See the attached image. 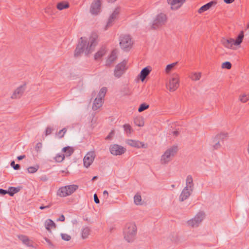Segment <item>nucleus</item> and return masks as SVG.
<instances>
[{"label": "nucleus", "instance_id": "obj_1", "mask_svg": "<svg viewBox=\"0 0 249 249\" xmlns=\"http://www.w3.org/2000/svg\"><path fill=\"white\" fill-rule=\"evenodd\" d=\"M93 44V38L90 37L89 40H88L86 37H81L74 51V56L78 57L84 53L86 55L91 53L92 52Z\"/></svg>", "mask_w": 249, "mask_h": 249}, {"label": "nucleus", "instance_id": "obj_2", "mask_svg": "<svg viewBox=\"0 0 249 249\" xmlns=\"http://www.w3.org/2000/svg\"><path fill=\"white\" fill-rule=\"evenodd\" d=\"M137 227L134 223L130 222L126 224L124 229V238L128 243L133 242L137 234Z\"/></svg>", "mask_w": 249, "mask_h": 249}, {"label": "nucleus", "instance_id": "obj_3", "mask_svg": "<svg viewBox=\"0 0 249 249\" xmlns=\"http://www.w3.org/2000/svg\"><path fill=\"white\" fill-rule=\"evenodd\" d=\"M178 151V146L174 145L170 148H168L164 152L161 157V163L162 164H166L170 160L171 158L174 157Z\"/></svg>", "mask_w": 249, "mask_h": 249}, {"label": "nucleus", "instance_id": "obj_4", "mask_svg": "<svg viewBox=\"0 0 249 249\" xmlns=\"http://www.w3.org/2000/svg\"><path fill=\"white\" fill-rule=\"evenodd\" d=\"M107 91L106 87H103L100 90L97 97L94 99V111L102 107Z\"/></svg>", "mask_w": 249, "mask_h": 249}, {"label": "nucleus", "instance_id": "obj_5", "mask_svg": "<svg viewBox=\"0 0 249 249\" xmlns=\"http://www.w3.org/2000/svg\"><path fill=\"white\" fill-rule=\"evenodd\" d=\"M167 21L166 15L163 13L158 14L153 20L151 28L157 29L165 24Z\"/></svg>", "mask_w": 249, "mask_h": 249}, {"label": "nucleus", "instance_id": "obj_6", "mask_svg": "<svg viewBox=\"0 0 249 249\" xmlns=\"http://www.w3.org/2000/svg\"><path fill=\"white\" fill-rule=\"evenodd\" d=\"M120 45L123 50H127L131 48L132 42L129 35H122L119 38Z\"/></svg>", "mask_w": 249, "mask_h": 249}, {"label": "nucleus", "instance_id": "obj_7", "mask_svg": "<svg viewBox=\"0 0 249 249\" xmlns=\"http://www.w3.org/2000/svg\"><path fill=\"white\" fill-rule=\"evenodd\" d=\"M126 65V61L124 60L116 66L114 71V75L115 77L119 78L123 75L127 69Z\"/></svg>", "mask_w": 249, "mask_h": 249}, {"label": "nucleus", "instance_id": "obj_8", "mask_svg": "<svg viewBox=\"0 0 249 249\" xmlns=\"http://www.w3.org/2000/svg\"><path fill=\"white\" fill-rule=\"evenodd\" d=\"M205 213L203 212L198 213L195 217L187 222L188 225L192 227H197L204 218Z\"/></svg>", "mask_w": 249, "mask_h": 249}, {"label": "nucleus", "instance_id": "obj_9", "mask_svg": "<svg viewBox=\"0 0 249 249\" xmlns=\"http://www.w3.org/2000/svg\"><path fill=\"white\" fill-rule=\"evenodd\" d=\"M126 150L125 148L117 144H112L109 146L110 153L114 156L122 155Z\"/></svg>", "mask_w": 249, "mask_h": 249}, {"label": "nucleus", "instance_id": "obj_10", "mask_svg": "<svg viewBox=\"0 0 249 249\" xmlns=\"http://www.w3.org/2000/svg\"><path fill=\"white\" fill-rule=\"evenodd\" d=\"M178 86L179 80L178 75L172 77L169 80V84L167 85V88L170 91H175Z\"/></svg>", "mask_w": 249, "mask_h": 249}, {"label": "nucleus", "instance_id": "obj_11", "mask_svg": "<svg viewBox=\"0 0 249 249\" xmlns=\"http://www.w3.org/2000/svg\"><path fill=\"white\" fill-rule=\"evenodd\" d=\"M168 3L171 5L172 10L179 9L185 2L186 0H167Z\"/></svg>", "mask_w": 249, "mask_h": 249}, {"label": "nucleus", "instance_id": "obj_12", "mask_svg": "<svg viewBox=\"0 0 249 249\" xmlns=\"http://www.w3.org/2000/svg\"><path fill=\"white\" fill-rule=\"evenodd\" d=\"M126 143L130 146L138 148L147 147L143 142L137 140L129 139L126 141Z\"/></svg>", "mask_w": 249, "mask_h": 249}, {"label": "nucleus", "instance_id": "obj_13", "mask_svg": "<svg viewBox=\"0 0 249 249\" xmlns=\"http://www.w3.org/2000/svg\"><path fill=\"white\" fill-rule=\"evenodd\" d=\"M93 161V151H90L85 156L83 162L84 165L88 168Z\"/></svg>", "mask_w": 249, "mask_h": 249}, {"label": "nucleus", "instance_id": "obj_14", "mask_svg": "<svg viewBox=\"0 0 249 249\" xmlns=\"http://www.w3.org/2000/svg\"><path fill=\"white\" fill-rule=\"evenodd\" d=\"M192 192L188 188V187H185L179 196V201L182 202L187 199L190 196Z\"/></svg>", "mask_w": 249, "mask_h": 249}, {"label": "nucleus", "instance_id": "obj_15", "mask_svg": "<svg viewBox=\"0 0 249 249\" xmlns=\"http://www.w3.org/2000/svg\"><path fill=\"white\" fill-rule=\"evenodd\" d=\"M117 51L116 50H113L111 53L108 59L106 61V66L107 67H110L112 64L115 62V61L117 59Z\"/></svg>", "mask_w": 249, "mask_h": 249}, {"label": "nucleus", "instance_id": "obj_16", "mask_svg": "<svg viewBox=\"0 0 249 249\" xmlns=\"http://www.w3.org/2000/svg\"><path fill=\"white\" fill-rule=\"evenodd\" d=\"M151 71V69L150 67H146L143 68L138 75L140 80L142 82L144 81L146 77L149 74Z\"/></svg>", "mask_w": 249, "mask_h": 249}, {"label": "nucleus", "instance_id": "obj_17", "mask_svg": "<svg viewBox=\"0 0 249 249\" xmlns=\"http://www.w3.org/2000/svg\"><path fill=\"white\" fill-rule=\"evenodd\" d=\"M25 90L24 86H21L18 88L11 96L12 99H18L20 98Z\"/></svg>", "mask_w": 249, "mask_h": 249}, {"label": "nucleus", "instance_id": "obj_18", "mask_svg": "<svg viewBox=\"0 0 249 249\" xmlns=\"http://www.w3.org/2000/svg\"><path fill=\"white\" fill-rule=\"evenodd\" d=\"M221 42L225 47L231 49L233 45H234V39L229 38L227 39L226 38H222L221 39Z\"/></svg>", "mask_w": 249, "mask_h": 249}, {"label": "nucleus", "instance_id": "obj_19", "mask_svg": "<svg viewBox=\"0 0 249 249\" xmlns=\"http://www.w3.org/2000/svg\"><path fill=\"white\" fill-rule=\"evenodd\" d=\"M216 2L213 1H211L206 4L201 6L198 10V12L199 13H202L208 9H209L212 6L215 4Z\"/></svg>", "mask_w": 249, "mask_h": 249}, {"label": "nucleus", "instance_id": "obj_20", "mask_svg": "<svg viewBox=\"0 0 249 249\" xmlns=\"http://www.w3.org/2000/svg\"><path fill=\"white\" fill-rule=\"evenodd\" d=\"M188 187V188L189 189V190L193 192L194 190V183H193V178L192 176L188 175L186 177V186Z\"/></svg>", "mask_w": 249, "mask_h": 249}, {"label": "nucleus", "instance_id": "obj_21", "mask_svg": "<svg viewBox=\"0 0 249 249\" xmlns=\"http://www.w3.org/2000/svg\"><path fill=\"white\" fill-rule=\"evenodd\" d=\"M102 0H94V16L98 15L101 11Z\"/></svg>", "mask_w": 249, "mask_h": 249}, {"label": "nucleus", "instance_id": "obj_22", "mask_svg": "<svg viewBox=\"0 0 249 249\" xmlns=\"http://www.w3.org/2000/svg\"><path fill=\"white\" fill-rule=\"evenodd\" d=\"M45 226L46 230L50 232H51V228H56V225L55 223L50 219H48L46 220L45 223Z\"/></svg>", "mask_w": 249, "mask_h": 249}, {"label": "nucleus", "instance_id": "obj_23", "mask_svg": "<svg viewBox=\"0 0 249 249\" xmlns=\"http://www.w3.org/2000/svg\"><path fill=\"white\" fill-rule=\"evenodd\" d=\"M106 47L103 46L100 49L94 54V59H97L101 58L106 53Z\"/></svg>", "mask_w": 249, "mask_h": 249}, {"label": "nucleus", "instance_id": "obj_24", "mask_svg": "<svg viewBox=\"0 0 249 249\" xmlns=\"http://www.w3.org/2000/svg\"><path fill=\"white\" fill-rule=\"evenodd\" d=\"M74 150L73 147L69 146L64 147L62 150V152L65 153L64 155L66 157L71 156L74 152Z\"/></svg>", "mask_w": 249, "mask_h": 249}, {"label": "nucleus", "instance_id": "obj_25", "mask_svg": "<svg viewBox=\"0 0 249 249\" xmlns=\"http://www.w3.org/2000/svg\"><path fill=\"white\" fill-rule=\"evenodd\" d=\"M244 36V32L241 31L237 36L236 38L234 39V45L238 46L242 42Z\"/></svg>", "mask_w": 249, "mask_h": 249}, {"label": "nucleus", "instance_id": "obj_26", "mask_svg": "<svg viewBox=\"0 0 249 249\" xmlns=\"http://www.w3.org/2000/svg\"><path fill=\"white\" fill-rule=\"evenodd\" d=\"M67 190L65 186L61 187L59 188L57 192V195L60 197H65L69 196V194L67 192Z\"/></svg>", "mask_w": 249, "mask_h": 249}, {"label": "nucleus", "instance_id": "obj_27", "mask_svg": "<svg viewBox=\"0 0 249 249\" xmlns=\"http://www.w3.org/2000/svg\"><path fill=\"white\" fill-rule=\"evenodd\" d=\"M20 190V187H9L8 188V194L10 196H13L14 194L18 192Z\"/></svg>", "mask_w": 249, "mask_h": 249}, {"label": "nucleus", "instance_id": "obj_28", "mask_svg": "<svg viewBox=\"0 0 249 249\" xmlns=\"http://www.w3.org/2000/svg\"><path fill=\"white\" fill-rule=\"evenodd\" d=\"M65 187H66V189L68 190L67 192L69 194V196L72 194L78 188V186L76 185H67L65 186Z\"/></svg>", "mask_w": 249, "mask_h": 249}, {"label": "nucleus", "instance_id": "obj_29", "mask_svg": "<svg viewBox=\"0 0 249 249\" xmlns=\"http://www.w3.org/2000/svg\"><path fill=\"white\" fill-rule=\"evenodd\" d=\"M124 132L127 136H129L132 131V128L129 124H124L123 126Z\"/></svg>", "mask_w": 249, "mask_h": 249}, {"label": "nucleus", "instance_id": "obj_30", "mask_svg": "<svg viewBox=\"0 0 249 249\" xmlns=\"http://www.w3.org/2000/svg\"><path fill=\"white\" fill-rule=\"evenodd\" d=\"M134 124L137 126H142L144 125L143 119L142 117L139 116L136 117L134 119Z\"/></svg>", "mask_w": 249, "mask_h": 249}, {"label": "nucleus", "instance_id": "obj_31", "mask_svg": "<svg viewBox=\"0 0 249 249\" xmlns=\"http://www.w3.org/2000/svg\"><path fill=\"white\" fill-rule=\"evenodd\" d=\"M69 7V4L66 2H60L57 3L56 7L59 10H62L68 8Z\"/></svg>", "mask_w": 249, "mask_h": 249}, {"label": "nucleus", "instance_id": "obj_32", "mask_svg": "<svg viewBox=\"0 0 249 249\" xmlns=\"http://www.w3.org/2000/svg\"><path fill=\"white\" fill-rule=\"evenodd\" d=\"M18 237L19 239V240L22 242L23 243H24V244L28 246H30L29 240L27 236L24 235H19L18 236Z\"/></svg>", "mask_w": 249, "mask_h": 249}, {"label": "nucleus", "instance_id": "obj_33", "mask_svg": "<svg viewBox=\"0 0 249 249\" xmlns=\"http://www.w3.org/2000/svg\"><path fill=\"white\" fill-rule=\"evenodd\" d=\"M89 232V229L88 227H86L83 229L82 231V237L83 239L86 238Z\"/></svg>", "mask_w": 249, "mask_h": 249}, {"label": "nucleus", "instance_id": "obj_34", "mask_svg": "<svg viewBox=\"0 0 249 249\" xmlns=\"http://www.w3.org/2000/svg\"><path fill=\"white\" fill-rule=\"evenodd\" d=\"M116 18H114L113 17H112V16H110L108 19V21L107 23V25L106 26V28H105V30H107V29L111 26L113 24V23L114 22V21H115V20L116 19Z\"/></svg>", "mask_w": 249, "mask_h": 249}, {"label": "nucleus", "instance_id": "obj_35", "mask_svg": "<svg viewBox=\"0 0 249 249\" xmlns=\"http://www.w3.org/2000/svg\"><path fill=\"white\" fill-rule=\"evenodd\" d=\"M116 18H114L113 17H112V16H110L108 19V21L107 23V25L106 26V28H105V30H107V29L111 26L113 24V23L114 22V21H115V20L116 19Z\"/></svg>", "mask_w": 249, "mask_h": 249}, {"label": "nucleus", "instance_id": "obj_36", "mask_svg": "<svg viewBox=\"0 0 249 249\" xmlns=\"http://www.w3.org/2000/svg\"><path fill=\"white\" fill-rule=\"evenodd\" d=\"M201 77V73L200 72H195L192 73L190 75V78L192 80L196 81L199 80L200 78Z\"/></svg>", "mask_w": 249, "mask_h": 249}, {"label": "nucleus", "instance_id": "obj_37", "mask_svg": "<svg viewBox=\"0 0 249 249\" xmlns=\"http://www.w3.org/2000/svg\"><path fill=\"white\" fill-rule=\"evenodd\" d=\"M142 201V197L141 195L136 194L134 196V202L135 204L136 205H140L141 204V202Z\"/></svg>", "mask_w": 249, "mask_h": 249}, {"label": "nucleus", "instance_id": "obj_38", "mask_svg": "<svg viewBox=\"0 0 249 249\" xmlns=\"http://www.w3.org/2000/svg\"><path fill=\"white\" fill-rule=\"evenodd\" d=\"M39 167L38 165L35 166H30L27 168V171L29 173L33 174L36 173Z\"/></svg>", "mask_w": 249, "mask_h": 249}, {"label": "nucleus", "instance_id": "obj_39", "mask_svg": "<svg viewBox=\"0 0 249 249\" xmlns=\"http://www.w3.org/2000/svg\"><path fill=\"white\" fill-rule=\"evenodd\" d=\"M149 106L145 103H142L140 105L139 108H138V111L139 112H141L146 109L148 108Z\"/></svg>", "mask_w": 249, "mask_h": 249}, {"label": "nucleus", "instance_id": "obj_40", "mask_svg": "<svg viewBox=\"0 0 249 249\" xmlns=\"http://www.w3.org/2000/svg\"><path fill=\"white\" fill-rule=\"evenodd\" d=\"M213 142H214V144L213 145V147L215 149H217L221 147V145L220 144V141L218 140V139L215 137V138L213 140Z\"/></svg>", "mask_w": 249, "mask_h": 249}, {"label": "nucleus", "instance_id": "obj_41", "mask_svg": "<svg viewBox=\"0 0 249 249\" xmlns=\"http://www.w3.org/2000/svg\"><path fill=\"white\" fill-rule=\"evenodd\" d=\"M64 158L65 155L64 154H58L56 156L55 160L56 161L58 162H60L64 160Z\"/></svg>", "mask_w": 249, "mask_h": 249}, {"label": "nucleus", "instance_id": "obj_42", "mask_svg": "<svg viewBox=\"0 0 249 249\" xmlns=\"http://www.w3.org/2000/svg\"><path fill=\"white\" fill-rule=\"evenodd\" d=\"M228 134L227 133H221L217 135L215 137L218 139V140H221L223 141L224 140L228 137Z\"/></svg>", "mask_w": 249, "mask_h": 249}, {"label": "nucleus", "instance_id": "obj_43", "mask_svg": "<svg viewBox=\"0 0 249 249\" xmlns=\"http://www.w3.org/2000/svg\"><path fill=\"white\" fill-rule=\"evenodd\" d=\"M54 130V129L50 126H48L45 130V136H47L49 135H50L53 131Z\"/></svg>", "mask_w": 249, "mask_h": 249}, {"label": "nucleus", "instance_id": "obj_44", "mask_svg": "<svg viewBox=\"0 0 249 249\" xmlns=\"http://www.w3.org/2000/svg\"><path fill=\"white\" fill-rule=\"evenodd\" d=\"M231 64L230 62L226 61L222 63L221 67L223 69L229 70L231 68Z\"/></svg>", "mask_w": 249, "mask_h": 249}, {"label": "nucleus", "instance_id": "obj_45", "mask_svg": "<svg viewBox=\"0 0 249 249\" xmlns=\"http://www.w3.org/2000/svg\"><path fill=\"white\" fill-rule=\"evenodd\" d=\"M177 63L178 62H175L167 65L165 69L166 72L167 73L169 72L172 70V69L176 65Z\"/></svg>", "mask_w": 249, "mask_h": 249}, {"label": "nucleus", "instance_id": "obj_46", "mask_svg": "<svg viewBox=\"0 0 249 249\" xmlns=\"http://www.w3.org/2000/svg\"><path fill=\"white\" fill-rule=\"evenodd\" d=\"M249 100V95L243 94L240 96V100L243 103H246Z\"/></svg>", "mask_w": 249, "mask_h": 249}, {"label": "nucleus", "instance_id": "obj_47", "mask_svg": "<svg viewBox=\"0 0 249 249\" xmlns=\"http://www.w3.org/2000/svg\"><path fill=\"white\" fill-rule=\"evenodd\" d=\"M119 13H120V8L117 7V8H115V9L114 10V11L113 12V13H112V14L110 16H112V17H113L114 18H117V17H118Z\"/></svg>", "mask_w": 249, "mask_h": 249}, {"label": "nucleus", "instance_id": "obj_48", "mask_svg": "<svg viewBox=\"0 0 249 249\" xmlns=\"http://www.w3.org/2000/svg\"><path fill=\"white\" fill-rule=\"evenodd\" d=\"M61 236L62 239L65 241H70L71 239V236L66 233H61Z\"/></svg>", "mask_w": 249, "mask_h": 249}, {"label": "nucleus", "instance_id": "obj_49", "mask_svg": "<svg viewBox=\"0 0 249 249\" xmlns=\"http://www.w3.org/2000/svg\"><path fill=\"white\" fill-rule=\"evenodd\" d=\"M67 132V129L65 128H63L62 130H60L58 133V136L59 138H62L64 134Z\"/></svg>", "mask_w": 249, "mask_h": 249}, {"label": "nucleus", "instance_id": "obj_50", "mask_svg": "<svg viewBox=\"0 0 249 249\" xmlns=\"http://www.w3.org/2000/svg\"><path fill=\"white\" fill-rule=\"evenodd\" d=\"M10 165L12 167L14 170H18L20 169V165L18 164H15L14 161H12L10 163Z\"/></svg>", "mask_w": 249, "mask_h": 249}, {"label": "nucleus", "instance_id": "obj_51", "mask_svg": "<svg viewBox=\"0 0 249 249\" xmlns=\"http://www.w3.org/2000/svg\"><path fill=\"white\" fill-rule=\"evenodd\" d=\"M42 143H41V142L37 143V144H36V147H35L36 150L37 152L39 151L42 148Z\"/></svg>", "mask_w": 249, "mask_h": 249}, {"label": "nucleus", "instance_id": "obj_52", "mask_svg": "<svg viewBox=\"0 0 249 249\" xmlns=\"http://www.w3.org/2000/svg\"><path fill=\"white\" fill-rule=\"evenodd\" d=\"M7 194H8V190H6L3 189H0V194L3 196Z\"/></svg>", "mask_w": 249, "mask_h": 249}, {"label": "nucleus", "instance_id": "obj_53", "mask_svg": "<svg viewBox=\"0 0 249 249\" xmlns=\"http://www.w3.org/2000/svg\"><path fill=\"white\" fill-rule=\"evenodd\" d=\"M45 239V241H46V242L47 243L48 246L50 248H52L53 247V244L52 243V242H51V241L49 239L46 238Z\"/></svg>", "mask_w": 249, "mask_h": 249}, {"label": "nucleus", "instance_id": "obj_54", "mask_svg": "<svg viewBox=\"0 0 249 249\" xmlns=\"http://www.w3.org/2000/svg\"><path fill=\"white\" fill-rule=\"evenodd\" d=\"M39 178L40 180L43 181H46L48 179V177L46 175H43L41 176L40 177H39Z\"/></svg>", "mask_w": 249, "mask_h": 249}, {"label": "nucleus", "instance_id": "obj_55", "mask_svg": "<svg viewBox=\"0 0 249 249\" xmlns=\"http://www.w3.org/2000/svg\"><path fill=\"white\" fill-rule=\"evenodd\" d=\"M94 202L96 204L100 203L99 199L98 198L97 194L95 193H94Z\"/></svg>", "mask_w": 249, "mask_h": 249}, {"label": "nucleus", "instance_id": "obj_56", "mask_svg": "<svg viewBox=\"0 0 249 249\" xmlns=\"http://www.w3.org/2000/svg\"><path fill=\"white\" fill-rule=\"evenodd\" d=\"M65 216L63 214H61L60 217L57 219V221H64L65 220Z\"/></svg>", "mask_w": 249, "mask_h": 249}, {"label": "nucleus", "instance_id": "obj_57", "mask_svg": "<svg viewBox=\"0 0 249 249\" xmlns=\"http://www.w3.org/2000/svg\"><path fill=\"white\" fill-rule=\"evenodd\" d=\"M114 131L112 130L109 135L107 137L106 139H109L112 136V135H114Z\"/></svg>", "mask_w": 249, "mask_h": 249}, {"label": "nucleus", "instance_id": "obj_58", "mask_svg": "<svg viewBox=\"0 0 249 249\" xmlns=\"http://www.w3.org/2000/svg\"><path fill=\"white\" fill-rule=\"evenodd\" d=\"M90 13L93 15V3H92L90 7Z\"/></svg>", "mask_w": 249, "mask_h": 249}, {"label": "nucleus", "instance_id": "obj_59", "mask_svg": "<svg viewBox=\"0 0 249 249\" xmlns=\"http://www.w3.org/2000/svg\"><path fill=\"white\" fill-rule=\"evenodd\" d=\"M108 192L107 190H105L103 192V196L105 197V198H107L108 196Z\"/></svg>", "mask_w": 249, "mask_h": 249}, {"label": "nucleus", "instance_id": "obj_60", "mask_svg": "<svg viewBox=\"0 0 249 249\" xmlns=\"http://www.w3.org/2000/svg\"><path fill=\"white\" fill-rule=\"evenodd\" d=\"M234 0H224V1L227 4H230L233 2Z\"/></svg>", "mask_w": 249, "mask_h": 249}, {"label": "nucleus", "instance_id": "obj_61", "mask_svg": "<svg viewBox=\"0 0 249 249\" xmlns=\"http://www.w3.org/2000/svg\"><path fill=\"white\" fill-rule=\"evenodd\" d=\"M98 37V36L97 35L95 34V33H94V46L96 45V44L97 43V38Z\"/></svg>", "mask_w": 249, "mask_h": 249}, {"label": "nucleus", "instance_id": "obj_62", "mask_svg": "<svg viewBox=\"0 0 249 249\" xmlns=\"http://www.w3.org/2000/svg\"><path fill=\"white\" fill-rule=\"evenodd\" d=\"M173 134L174 136L177 137V136H178V135L179 132H178V131L176 130V131H174L173 132Z\"/></svg>", "mask_w": 249, "mask_h": 249}, {"label": "nucleus", "instance_id": "obj_63", "mask_svg": "<svg viewBox=\"0 0 249 249\" xmlns=\"http://www.w3.org/2000/svg\"><path fill=\"white\" fill-rule=\"evenodd\" d=\"M49 207H50V205H47V206H41L39 207V209L40 210H44L45 208H49Z\"/></svg>", "mask_w": 249, "mask_h": 249}, {"label": "nucleus", "instance_id": "obj_64", "mask_svg": "<svg viewBox=\"0 0 249 249\" xmlns=\"http://www.w3.org/2000/svg\"><path fill=\"white\" fill-rule=\"evenodd\" d=\"M25 157V155H21V156H18V157H17V159H18V160H22L23 159H24Z\"/></svg>", "mask_w": 249, "mask_h": 249}]
</instances>
